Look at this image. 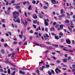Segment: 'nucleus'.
Instances as JSON below:
<instances>
[{"label": "nucleus", "instance_id": "obj_1", "mask_svg": "<svg viewBox=\"0 0 75 75\" xmlns=\"http://www.w3.org/2000/svg\"><path fill=\"white\" fill-rule=\"evenodd\" d=\"M19 12L17 11H14L13 13V18L15 19H13V21L15 23H20V20L19 18H18L17 19H16V17H18L19 16Z\"/></svg>", "mask_w": 75, "mask_h": 75}, {"label": "nucleus", "instance_id": "obj_2", "mask_svg": "<svg viewBox=\"0 0 75 75\" xmlns=\"http://www.w3.org/2000/svg\"><path fill=\"white\" fill-rule=\"evenodd\" d=\"M11 10V7H9L8 8V10L6 11H5V13L6 14H9V12H10L11 11L10 10Z\"/></svg>", "mask_w": 75, "mask_h": 75}, {"label": "nucleus", "instance_id": "obj_3", "mask_svg": "<svg viewBox=\"0 0 75 75\" xmlns=\"http://www.w3.org/2000/svg\"><path fill=\"white\" fill-rule=\"evenodd\" d=\"M62 50L64 51H67V52H73V50H71V49H66L65 48H62Z\"/></svg>", "mask_w": 75, "mask_h": 75}, {"label": "nucleus", "instance_id": "obj_4", "mask_svg": "<svg viewBox=\"0 0 75 75\" xmlns=\"http://www.w3.org/2000/svg\"><path fill=\"white\" fill-rule=\"evenodd\" d=\"M59 71V72H61V71L59 69H58V68H56V69H55V71L56 73H57V74H58V71Z\"/></svg>", "mask_w": 75, "mask_h": 75}, {"label": "nucleus", "instance_id": "obj_5", "mask_svg": "<svg viewBox=\"0 0 75 75\" xmlns=\"http://www.w3.org/2000/svg\"><path fill=\"white\" fill-rule=\"evenodd\" d=\"M64 10L63 9H62L61 10V14H62V15H65V14H64V13H65V12H64Z\"/></svg>", "mask_w": 75, "mask_h": 75}, {"label": "nucleus", "instance_id": "obj_6", "mask_svg": "<svg viewBox=\"0 0 75 75\" xmlns=\"http://www.w3.org/2000/svg\"><path fill=\"white\" fill-rule=\"evenodd\" d=\"M47 48L48 50H50L52 49V47L50 46H48L47 47Z\"/></svg>", "mask_w": 75, "mask_h": 75}, {"label": "nucleus", "instance_id": "obj_7", "mask_svg": "<svg viewBox=\"0 0 75 75\" xmlns=\"http://www.w3.org/2000/svg\"><path fill=\"white\" fill-rule=\"evenodd\" d=\"M38 16L40 18H43V16L41 13H38Z\"/></svg>", "mask_w": 75, "mask_h": 75}, {"label": "nucleus", "instance_id": "obj_8", "mask_svg": "<svg viewBox=\"0 0 75 75\" xmlns=\"http://www.w3.org/2000/svg\"><path fill=\"white\" fill-rule=\"evenodd\" d=\"M50 30L51 31H55V29L54 27H52L51 28H50Z\"/></svg>", "mask_w": 75, "mask_h": 75}, {"label": "nucleus", "instance_id": "obj_9", "mask_svg": "<svg viewBox=\"0 0 75 75\" xmlns=\"http://www.w3.org/2000/svg\"><path fill=\"white\" fill-rule=\"evenodd\" d=\"M44 68H45V66H43L42 67H40L39 68V69H40V70H41V71H43Z\"/></svg>", "mask_w": 75, "mask_h": 75}, {"label": "nucleus", "instance_id": "obj_10", "mask_svg": "<svg viewBox=\"0 0 75 75\" xmlns=\"http://www.w3.org/2000/svg\"><path fill=\"white\" fill-rule=\"evenodd\" d=\"M19 73L21 74H22V75H25V72L22 71H19Z\"/></svg>", "mask_w": 75, "mask_h": 75}, {"label": "nucleus", "instance_id": "obj_11", "mask_svg": "<svg viewBox=\"0 0 75 75\" xmlns=\"http://www.w3.org/2000/svg\"><path fill=\"white\" fill-rule=\"evenodd\" d=\"M66 42L68 44H71V41L69 40H66Z\"/></svg>", "mask_w": 75, "mask_h": 75}, {"label": "nucleus", "instance_id": "obj_12", "mask_svg": "<svg viewBox=\"0 0 75 75\" xmlns=\"http://www.w3.org/2000/svg\"><path fill=\"white\" fill-rule=\"evenodd\" d=\"M45 23L46 25H48V23H47L46 19H45Z\"/></svg>", "mask_w": 75, "mask_h": 75}, {"label": "nucleus", "instance_id": "obj_13", "mask_svg": "<svg viewBox=\"0 0 75 75\" xmlns=\"http://www.w3.org/2000/svg\"><path fill=\"white\" fill-rule=\"evenodd\" d=\"M59 34V38H61V36H62V35H63V33H62V32L60 33Z\"/></svg>", "mask_w": 75, "mask_h": 75}, {"label": "nucleus", "instance_id": "obj_14", "mask_svg": "<svg viewBox=\"0 0 75 75\" xmlns=\"http://www.w3.org/2000/svg\"><path fill=\"white\" fill-rule=\"evenodd\" d=\"M51 1L53 4H56V1H55V0H51Z\"/></svg>", "mask_w": 75, "mask_h": 75}, {"label": "nucleus", "instance_id": "obj_15", "mask_svg": "<svg viewBox=\"0 0 75 75\" xmlns=\"http://www.w3.org/2000/svg\"><path fill=\"white\" fill-rule=\"evenodd\" d=\"M62 60L63 62H67L68 61V59H62Z\"/></svg>", "mask_w": 75, "mask_h": 75}, {"label": "nucleus", "instance_id": "obj_16", "mask_svg": "<svg viewBox=\"0 0 75 75\" xmlns=\"http://www.w3.org/2000/svg\"><path fill=\"white\" fill-rule=\"evenodd\" d=\"M34 18H35V19H36V18H37V15H36V14H34L33 16Z\"/></svg>", "mask_w": 75, "mask_h": 75}, {"label": "nucleus", "instance_id": "obj_17", "mask_svg": "<svg viewBox=\"0 0 75 75\" xmlns=\"http://www.w3.org/2000/svg\"><path fill=\"white\" fill-rule=\"evenodd\" d=\"M55 38L56 40H58L59 37L58 36V35H55Z\"/></svg>", "mask_w": 75, "mask_h": 75}, {"label": "nucleus", "instance_id": "obj_18", "mask_svg": "<svg viewBox=\"0 0 75 75\" xmlns=\"http://www.w3.org/2000/svg\"><path fill=\"white\" fill-rule=\"evenodd\" d=\"M59 47L61 48H66L65 47H64L63 45H60Z\"/></svg>", "mask_w": 75, "mask_h": 75}, {"label": "nucleus", "instance_id": "obj_19", "mask_svg": "<svg viewBox=\"0 0 75 75\" xmlns=\"http://www.w3.org/2000/svg\"><path fill=\"white\" fill-rule=\"evenodd\" d=\"M39 28V29L38 28L37 29H36V31H38V30H41V28H40V27H38Z\"/></svg>", "mask_w": 75, "mask_h": 75}, {"label": "nucleus", "instance_id": "obj_20", "mask_svg": "<svg viewBox=\"0 0 75 75\" xmlns=\"http://www.w3.org/2000/svg\"><path fill=\"white\" fill-rule=\"evenodd\" d=\"M56 62L58 64H60V63H61V61L59 60H57L56 61Z\"/></svg>", "mask_w": 75, "mask_h": 75}, {"label": "nucleus", "instance_id": "obj_21", "mask_svg": "<svg viewBox=\"0 0 75 75\" xmlns=\"http://www.w3.org/2000/svg\"><path fill=\"white\" fill-rule=\"evenodd\" d=\"M65 22L66 23H69V21L68 20H66L65 21Z\"/></svg>", "mask_w": 75, "mask_h": 75}, {"label": "nucleus", "instance_id": "obj_22", "mask_svg": "<svg viewBox=\"0 0 75 75\" xmlns=\"http://www.w3.org/2000/svg\"><path fill=\"white\" fill-rule=\"evenodd\" d=\"M43 8L45 10H46L47 9V8H48V7L47 6H43Z\"/></svg>", "mask_w": 75, "mask_h": 75}, {"label": "nucleus", "instance_id": "obj_23", "mask_svg": "<svg viewBox=\"0 0 75 75\" xmlns=\"http://www.w3.org/2000/svg\"><path fill=\"white\" fill-rule=\"evenodd\" d=\"M31 5H30L29 6V8H28V9L29 10H32V8H31Z\"/></svg>", "mask_w": 75, "mask_h": 75}, {"label": "nucleus", "instance_id": "obj_24", "mask_svg": "<svg viewBox=\"0 0 75 75\" xmlns=\"http://www.w3.org/2000/svg\"><path fill=\"white\" fill-rule=\"evenodd\" d=\"M60 28L61 29H62L63 28V25H60Z\"/></svg>", "mask_w": 75, "mask_h": 75}, {"label": "nucleus", "instance_id": "obj_25", "mask_svg": "<svg viewBox=\"0 0 75 75\" xmlns=\"http://www.w3.org/2000/svg\"><path fill=\"white\" fill-rule=\"evenodd\" d=\"M48 74L49 75H52V73L50 71H48Z\"/></svg>", "mask_w": 75, "mask_h": 75}, {"label": "nucleus", "instance_id": "obj_26", "mask_svg": "<svg viewBox=\"0 0 75 75\" xmlns=\"http://www.w3.org/2000/svg\"><path fill=\"white\" fill-rule=\"evenodd\" d=\"M68 28L70 30L71 32H72V29L69 27V26H68Z\"/></svg>", "mask_w": 75, "mask_h": 75}, {"label": "nucleus", "instance_id": "obj_27", "mask_svg": "<svg viewBox=\"0 0 75 75\" xmlns=\"http://www.w3.org/2000/svg\"><path fill=\"white\" fill-rule=\"evenodd\" d=\"M23 23V24H24V25H25V24H24V22L23 21V19L21 18V24H22Z\"/></svg>", "mask_w": 75, "mask_h": 75}, {"label": "nucleus", "instance_id": "obj_28", "mask_svg": "<svg viewBox=\"0 0 75 75\" xmlns=\"http://www.w3.org/2000/svg\"><path fill=\"white\" fill-rule=\"evenodd\" d=\"M2 53V54H4V51L3 50H1L0 51Z\"/></svg>", "mask_w": 75, "mask_h": 75}, {"label": "nucleus", "instance_id": "obj_29", "mask_svg": "<svg viewBox=\"0 0 75 75\" xmlns=\"http://www.w3.org/2000/svg\"><path fill=\"white\" fill-rule=\"evenodd\" d=\"M61 41L62 42H63L65 41V40L64 39H61Z\"/></svg>", "mask_w": 75, "mask_h": 75}, {"label": "nucleus", "instance_id": "obj_30", "mask_svg": "<svg viewBox=\"0 0 75 75\" xmlns=\"http://www.w3.org/2000/svg\"><path fill=\"white\" fill-rule=\"evenodd\" d=\"M70 24L71 25H73L74 24H73V21H70Z\"/></svg>", "mask_w": 75, "mask_h": 75}, {"label": "nucleus", "instance_id": "obj_31", "mask_svg": "<svg viewBox=\"0 0 75 75\" xmlns=\"http://www.w3.org/2000/svg\"><path fill=\"white\" fill-rule=\"evenodd\" d=\"M64 16H65V15H62V16H59V18H61V17H64Z\"/></svg>", "mask_w": 75, "mask_h": 75}, {"label": "nucleus", "instance_id": "obj_32", "mask_svg": "<svg viewBox=\"0 0 75 75\" xmlns=\"http://www.w3.org/2000/svg\"><path fill=\"white\" fill-rule=\"evenodd\" d=\"M45 36H46V37H47V38H49V37H50V36H49L48 35V34L46 33L45 34Z\"/></svg>", "mask_w": 75, "mask_h": 75}, {"label": "nucleus", "instance_id": "obj_33", "mask_svg": "<svg viewBox=\"0 0 75 75\" xmlns=\"http://www.w3.org/2000/svg\"><path fill=\"white\" fill-rule=\"evenodd\" d=\"M8 74H10V69H8Z\"/></svg>", "mask_w": 75, "mask_h": 75}, {"label": "nucleus", "instance_id": "obj_34", "mask_svg": "<svg viewBox=\"0 0 75 75\" xmlns=\"http://www.w3.org/2000/svg\"><path fill=\"white\" fill-rule=\"evenodd\" d=\"M36 45H37V46H40L42 48V46H41V45L40 44H35Z\"/></svg>", "mask_w": 75, "mask_h": 75}, {"label": "nucleus", "instance_id": "obj_35", "mask_svg": "<svg viewBox=\"0 0 75 75\" xmlns=\"http://www.w3.org/2000/svg\"><path fill=\"white\" fill-rule=\"evenodd\" d=\"M35 7V9H36L35 10V11L36 13H38V11H37V8Z\"/></svg>", "mask_w": 75, "mask_h": 75}, {"label": "nucleus", "instance_id": "obj_36", "mask_svg": "<svg viewBox=\"0 0 75 75\" xmlns=\"http://www.w3.org/2000/svg\"><path fill=\"white\" fill-rule=\"evenodd\" d=\"M46 43L47 44H51V42H46Z\"/></svg>", "mask_w": 75, "mask_h": 75}, {"label": "nucleus", "instance_id": "obj_37", "mask_svg": "<svg viewBox=\"0 0 75 75\" xmlns=\"http://www.w3.org/2000/svg\"><path fill=\"white\" fill-rule=\"evenodd\" d=\"M35 3H36V1L35 0H33L32 2V3L33 4H35Z\"/></svg>", "mask_w": 75, "mask_h": 75}, {"label": "nucleus", "instance_id": "obj_38", "mask_svg": "<svg viewBox=\"0 0 75 75\" xmlns=\"http://www.w3.org/2000/svg\"><path fill=\"white\" fill-rule=\"evenodd\" d=\"M19 36L21 38H23V35H19Z\"/></svg>", "mask_w": 75, "mask_h": 75}, {"label": "nucleus", "instance_id": "obj_39", "mask_svg": "<svg viewBox=\"0 0 75 75\" xmlns=\"http://www.w3.org/2000/svg\"><path fill=\"white\" fill-rule=\"evenodd\" d=\"M27 20L28 21H30V22H31V19H30V18H28V19H27Z\"/></svg>", "mask_w": 75, "mask_h": 75}, {"label": "nucleus", "instance_id": "obj_40", "mask_svg": "<svg viewBox=\"0 0 75 75\" xmlns=\"http://www.w3.org/2000/svg\"><path fill=\"white\" fill-rule=\"evenodd\" d=\"M54 47H58V45H53Z\"/></svg>", "mask_w": 75, "mask_h": 75}, {"label": "nucleus", "instance_id": "obj_41", "mask_svg": "<svg viewBox=\"0 0 75 75\" xmlns=\"http://www.w3.org/2000/svg\"><path fill=\"white\" fill-rule=\"evenodd\" d=\"M41 62H39V65H41V64H43V61L42 60H41Z\"/></svg>", "mask_w": 75, "mask_h": 75}, {"label": "nucleus", "instance_id": "obj_42", "mask_svg": "<svg viewBox=\"0 0 75 75\" xmlns=\"http://www.w3.org/2000/svg\"><path fill=\"white\" fill-rule=\"evenodd\" d=\"M72 67L73 68H75V64H72Z\"/></svg>", "mask_w": 75, "mask_h": 75}, {"label": "nucleus", "instance_id": "obj_43", "mask_svg": "<svg viewBox=\"0 0 75 75\" xmlns=\"http://www.w3.org/2000/svg\"><path fill=\"white\" fill-rule=\"evenodd\" d=\"M33 22L34 24H36L37 23V21H33Z\"/></svg>", "mask_w": 75, "mask_h": 75}, {"label": "nucleus", "instance_id": "obj_44", "mask_svg": "<svg viewBox=\"0 0 75 75\" xmlns=\"http://www.w3.org/2000/svg\"><path fill=\"white\" fill-rule=\"evenodd\" d=\"M46 68H49V67H50V65H49V64H46Z\"/></svg>", "mask_w": 75, "mask_h": 75}, {"label": "nucleus", "instance_id": "obj_45", "mask_svg": "<svg viewBox=\"0 0 75 75\" xmlns=\"http://www.w3.org/2000/svg\"><path fill=\"white\" fill-rule=\"evenodd\" d=\"M5 47H8V45H7V44H5L4 45Z\"/></svg>", "mask_w": 75, "mask_h": 75}, {"label": "nucleus", "instance_id": "obj_46", "mask_svg": "<svg viewBox=\"0 0 75 75\" xmlns=\"http://www.w3.org/2000/svg\"><path fill=\"white\" fill-rule=\"evenodd\" d=\"M0 72H4V71L3 70V69H0Z\"/></svg>", "mask_w": 75, "mask_h": 75}, {"label": "nucleus", "instance_id": "obj_47", "mask_svg": "<svg viewBox=\"0 0 75 75\" xmlns=\"http://www.w3.org/2000/svg\"><path fill=\"white\" fill-rule=\"evenodd\" d=\"M13 44H17V42L16 41H14Z\"/></svg>", "mask_w": 75, "mask_h": 75}, {"label": "nucleus", "instance_id": "obj_48", "mask_svg": "<svg viewBox=\"0 0 75 75\" xmlns=\"http://www.w3.org/2000/svg\"><path fill=\"white\" fill-rule=\"evenodd\" d=\"M34 34L35 35H38V32H35L34 33Z\"/></svg>", "mask_w": 75, "mask_h": 75}, {"label": "nucleus", "instance_id": "obj_49", "mask_svg": "<svg viewBox=\"0 0 75 75\" xmlns=\"http://www.w3.org/2000/svg\"><path fill=\"white\" fill-rule=\"evenodd\" d=\"M37 72H38V74H39L38 75H40V73H39L40 71H39V70H38V69L37 70Z\"/></svg>", "mask_w": 75, "mask_h": 75}, {"label": "nucleus", "instance_id": "obj_50", "mask_svg": "<svg viewBox=\"0 0 75 75\" xmlns=\"http://www.w3.org/2000/svg\"><path fill=\"white\" fill-rule=\"evenodd\" d=\"M20 6H16V8H17V9H18V8H20Z\"/></svg>", "mask_w": 75, "mask_h": 75}, {"label": "nucleus", "instance_id": "obj_51", "mask_svg": "<svg viewBox=\"0 0 75 75\" xmlns=\"http://www.w3.org/2000/svg\"><path fill=\"white\" fill-rule=\"evenodd\" d=\"M56 28H58L59 27V25H56L55 26Z\"/></svg>", "mask_w": 75, "mask_h": 75}, {"label": "nucleus", "instance_id": "obj_52", "mask_svg": "<svg viewBox=\"0 0 75 75\" xmlns=\"http://www.w3.org/2000/svg\"><path fill=\"white\" fill-rule=\"evenodd\" d=\"M45 38V40H49V38Z\"/></svg>", "mask_w": 75, "mask_h": 75}, {"label": "nucleus", "instance_id": "obj_53", "mask_svg": "<svg viewBox=\"0 0 75 75\" xmlns=\"http://www.w3.org/2000/svg\"><path fill=\"white\" fill-rule=\"evenodd\" d=\"M45 31H46V32H47V31H48V28H45Z\"/></svg>", "mask_w": 75, "mask_h": 75}, {"label": "nucleus", "instance_id": "obj_54", "mask_svg": "<svg viewBox=\"0 0 75 75\" xmlns=\"http://www.w3.org/2000/svg\"><path fill=\"white\" fill-rule=\"evenodd\" d=\"M48 52H49V51H48V50H46V51H45V53H46V54H47V53H48Z\"/></svg>", "mask_w": 75, "mask_h": 75}, {"label": "nucleus", "instance_id": "obj_55", "mask_svg": "<svg viewBox=\"0 0 75 75\" xmlns=\"http://www.w3.org/2000/svg\"><path fill=\"white\" fill-rule=\"evenodd\" d=\"M4 21H5V19H3L2 20L1 22L2 23H4Z\"/></svg>", "mask_w": 75, "mask_h": 75}, {"label": "nucleus", "instance_id": "obj_56", "mask_svg": "<svg viewBox=\"0 0 75 75\" xmlns=\"http://www.w3.org/2000/svg\"><path fill=\"white\" fill-rule=\"evenodd\" d=\"M15 0H12L11 1V2H12V3H14V2H15Z\"/></svg>", "mask_w": 75, "mask_h": 75}, {"label": "nucleus", "instance_id": "obj_57", "mask_svg": "<svg viewBox=\"0 0 75 75\" xmlns=\"http://www.w3.org/2000/svg\"><path fill=\"white\" fill-rule=\"evenodd\" d=\"M40 7H42V4L41 3H40Z\"/></svg>", "mask_w": 75, "mask_h": 75}, {"label": "nucleus", "instance_id": "obj_58", "mask_svg": "<svg viewBox=\"0 0 75 75\" xmlns=\"http://www.w3.org/2000/svg\"><path fill=\"white\" fill-rule=\"evenodd\" d=\"M74 8V7L72 6H71L69 8L70 9H72Z\"/></svg>", "mask_w": 75, "mask_h": 75}, {"label": "nucleus", "instance_id": "obj_59", "mask_svg": "<svg viewBox=\"0 0 75 75\" xmlns=\"http://www.w3.org/2000/svg\"><path fill=\"white\" fill-rule=\"evenodd\" d=\"M4 62H5V63H6L7 64L8 63H9V62L8 61H4Z\"/></svg>", "mask_w": 75, "mask_h": 75}, {"label": "nucleus", "instance_id": "obj_60", "mask_svg": "<svg viewBox=\"0 0 75 75\" xmlns=\"http://www.w3.org/2000/svg\"><path fill=\"white\" fill-rule=\"evenodd\" d=\"M33 27L34 28H36V25H33Z\"/></svg>", "mask_w": 75, "mask_h": 75}, {"label": "nucleus", "instance_id": "obj_61", "mask_svg": "<svg viewBox=\"0 0 75 75\" xmlns=\"http://www.w3.org/2000/svg\"><path fill=\"white\" fill-rule=\"evenodd\" d=\"M57 24V23L56 22H55L53 23V25H56V24Z\"/></svg>", "mask_w": 75, "mask_h": 75}, {"label": "nucleus", "instance_id": "obj_62", "mask_svg": "<svg viewBox=\"0 0 75 75\" xmlns=\"http://www.w3.org/2000/svg\"><path fill=\"white\" fill-rule=\"evenodd\" d=\"M1 42H4V39H2L1 40Z\"/></svg>", "mask_w": 75, "mask_h": 75}, {"label": "nucleus", "instance_id": "obj_63", "mask_svg": "<svg viewBox=\"0 0 75 75\" xmlns=\"http://www.w3.org/2000/svg\"><path fill=\"white\" fill-rule=\"evenodd\" d=\"M63 70H64V71H65V70H67V68H63L62 69Z\"/></svg>", "mask_w": 75, "mask_h": 75}, {"label": "nucleus", "instance_id": "obj_64", "mask_svg": "<svg viewBox=\"0 0 75 75\" xmlns=\"http://www.w3.org/2000/svg\"><path fill=\"white\" fill-rule=\"evenodd\" d=\"M39 35L40 37H41V33H39Z\"/></svg>", "mask_w": 75, "mask_h": 75}]
</instances>
